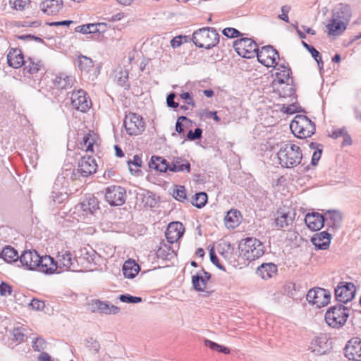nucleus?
Returning a JSON list of instances; mask_svg holds the SVG:
<instances>
[{
  "instance_id": "17",
  "label": "nucleus",
  "mask_w": 361,
  "mask_h": 361,
  "mask_svg": "<svg viewBox=\"0 0 361 361\" xmlns=\"http://www.w3.org/2000/svg\"><path fill=\"white\" fill-rule=\"evenodd\" d=\"M90 310L92 312H98L105 314H116L120 309L118 307L99 300H93L89 304Z\"/></svg>"
},
{
  "instance_id": "49",
  "label": "nucleus",
  "mask_w": 361,
  "mask_h": 361,
  "mask_svg": "<svg viewBox=\"0 0 361 361\" xmlns=\"http://www.w3.org/2000/svg\"><path fill=\"white\" fill-rule=\"evenodd\" d=\"M46 341L42 338H36L32 341V348L35 350L40 352L46 348Z\"/></svg>"
},
{
  "instance_id": "4",
  "label": "nucleus",
  "mask_w": 361,
  "mask_h": 361,
  "mask_svg": "<svg viewBox=\"0 0 361 361\" xmlns=\"http://www.w3.org/2000/svg\"><path fill=\"white\" fill-rule=\"evenodd\" d=\"M192 40L196 47L209 49L219 43V35L213 27H203L194 32Z\"/></svg>"
},
{
  "instance_id": "29",
  "label": "nucleus",
  "mask_w": 361,
  "mask_h": 361,
  "mask_svg": "<svg viewBox=\"0 0 361 361\" xmlns=\"http://www.w3.org/2000/svg\"><path fill=\"white\" fill-rule=\"evenodd\" d=\"M149 166L160 172H166L168 170L170 171L171 164L161 157L152 156L149 162Z\"/></svg>"
},
{
  "instance_id": "3",
  "label": "nucleus",
  "mask_w": 361,
  "mask_h": 361,
  "mask_svg": "<svg viewBox=\"0 0 361 361\" xmlns=\"http://www.w3.org/2000/svg\"><path fill=\"white\" fill-rule=\"evenodd\" d=\"M277 157L282 166L293 168L300 164L302 154L299 146L293 143H282Z\"/></svg>"
},
{
  "instance_id": "2",
  "label": "nucleus",
  "mask_w": 361,
  "mask_h": 361,
  "mask_svg": "<svg viewBox=\"0 0 361 361\" xmlns=\"http://www.w3.org/2000/svg\"><path fill=\"white\" fill-rule=\"evenodd\" d=\"M22 267L29 270H37L46 274H52L56 271L54 258L49 255L41 257L36 250H25L19 257Z\"/></svg>"
},
{
  "instance_id": "59",
  "label": "nucleus",
  "mask_w": 361,
  "mask_h": 361,
  "mask_svg": "<svg viewBox=\"0 0 361 361\" xmlns=\"http://www.w3.org/2000/svg\"><path fill=\"white\" fill-rule=\"evenodd\" d=\"M183 37L182 35L176 36L173 37L171 40V46L173 48H177L179 47L183 44Z\"/></svg>"
},
{
  "instance_id": "46",
  "label": "nucleus",
  "mask_w": 361,
  "mask_h": 361,
  "mask_svg": "<svg viewBox=\"0 0 361 361\" xmlns=\"http://www.w3.org/2000/svg\"><path fill=\"white\" fill-rule=\"evenodd\" d=\"M173 196L174 198L180 202H183L186 199V191L184 186H178L173 190Z\"/></svg>"
},
{
  "instance_id": "37",
  "label": "nucleus",
  "mask_w": 361,
  "mask_h": 361,
  "mask_svg": "<svg viewBox=\"0 0 361 361\" xmlns=\"http://www.w3.org/2000/svg\"><path fill=\"white\" fill-rule=\"evenodd\" d=\"M78 66L81 71L88 73L94 66L93 61L85 56H80L78 60Z\"/></svg>"
},
{
  "instance_id": "48",
  "label": "nucleus",
  "mask_w": 361,
  "mask_h": 361,
  "mask_svg": "<svg viewBox=\"0 0 361 361\" xmlns=\"http://www.w3.org/2000/svg\"><path fill=\"white\" fill-rule=\"evenodd\" d=\"M85 30L84 34H90V33H96L101 32L100 27L102 26V23H96V24H86L84 25Z\"/></svg>"
},
{
  "instance_id": "41",
  "label": "nucleus",
  "mask_w": 361,
  "mask_h": 361,
  "mask_svg": "<svg viewBox=\"0 0 361 361\" xmlns=\"http://www.w3.org/2000/svg\"><path fill=\"white\" fill-rule=\"evenodd\" d=\"M100 256L93 250L86 251L83 254V259H85L88 263H93L97 264L99 260Z\"/></svg>"
},
{
  "instance_id": "32",
  "label": "nucleus",
  "mask_w": 361,
  "mask_h": 361,
  "mask_svg": "<svg viewBox=\"0 0 361 361\" xmlns=\"http://www.w3.org/2000/svg\"><path fill=\"white\" fill-rule=\"evenodd\" d=\"M241 215L240 212L235 209H231L227 212L224 218L225 224L227 228H234L238 226L240 221Z\"/></svg>"
},
{
  "instance_id": "63",
  "label": "nucleus",
  "mask_w": 361,
  "mask_h": 361,
  "mask_svg": "<svg viewBox=\"0 0 361 361\" xmlns=\"http://www.w3.org/2000/svg\"><path fill=\"white\" fill-rule=\"evenodd\" d=\"M312 56L314 59L317 62L318 67L320 70L323 69L324 63L322 59V56L320 53L317 51V55H312Z\"/></svg>"
},
{
  "instance_id": "13",
  "label": "nucleus",
  "mask_w": 361,
  "mask_h": 361,
  "mask_svg": "<svg viewBox=\"0 0 361 361\" xmlns=\"http://www.w3.org/2000/svg\"><path fill=\"white\" fill-rule=\"evenodd\" d=\"M67 187L68 181L66 180L65 176H58L51 194V197L55 203L61 204L68 199Z\"/></svg>"
},
{
  "instance_id": "6",
  "label": "nucleus",
  "mask_w": 361,
  "mask_h": 361,
  "mask_svg": "<svg viewBox=\"0 0 361 361\" xmlns=\"http://www.w3.org/2000/svg\"><path fill=\"white\" fill-rule=\"evenodd\" d=\"M349 316V309L343 304L331 306L325 314V321L329 326L339 328L345 324Z\"/></svg>"
},
{
  "instance_id": "18",
  "label": "nucleus",
  "mask_w": 361,
  "mask_h": 361,
  "mask_svg": "<svg viewBox=\"0 0 361 361\" xmlns=\"http://www.w3.org/2000/svg\"><path fill=\"white\" fill-rule=\"evenodd\" d=\"M345 356L350 360H361V339L353 338L348 341L344 348Z\"/></svg>"
},
{
  "instance_id": "34",
  "label": "nucleus",
  "mask_w": 361,
  "mask_h": 361,
  "mask_svg": "<svg viewBox=\"0 0 361 361\" xmlns=\"http://www.w3.org/2000/svg\"><path fill=\"white\" fill-rule=\"evenodd\" d=\"M0 257L8 263L16 262L19 259L18 251L10 245L6 246L0 253Z\"/></svg>"
},
{
  "instance_id": "62",
  "label": "nucleus",
  "mask_w": 361,
  "mask_h": 361,
  "mask_svg": "<svg viewBox=\"0 0 361 361\" xmlns=\"http://www.w3.org/2000/svg\"><path fill=\"white\" fill-rule=\"evenodd\" d=\"M346 133H347L346 130L344 128H339V129H336L332 132L331 137L333 138L336 139V138H338L340 137L345 136Z\"/></svg>"
},
{
  "instance_id": "35",
  "label": "nucleus",
  "mask_w": 361,
  "mask_h": 361,
  "mask_svg": "<svg viewBox=\"0 0 361 361\" xmlns=\"http://www.w3.org/2000/svg\"><path fill=\"white\" fill-rule=\"evenodd\" d=\"M278 216L276 218L275 223L279 228L287 227L293 221L294 217L290 215V212H278Z\"/></svg>"
},
{
  "instance_id": "8",
  "label": "nucleus",
  "mask_w": 361,
  "mask_h": 361,
  "mask_svg": "<svg viewBox=\"0 0 361 361\" xmlns=\"http://www.w3.org/2000/svg\"><path fill=\"white\" fill-rule=\"evenodd\" d=\"M123 125L127 133L130 135H138L145 128L142 118L138 114L131 112L126 115Z\"/></svg>"
},
{
  "instance_id": "12",
  "label": "nucleus",
  "mask_w": 361,
  "mask_h": 361,
  "mask_svg": "<svg viewBox=\"0 0 361 361\" xmlns=\"http://www.w3.org/2000/svg\"><path fill=\"white\" fill-rule=\"evenodd\" d=\"M255 56L259 62L267 67L275 66L277 65L276 60L279 59V54L272 46L268 45L257 49Z\"/></svg>"
},
{
  "instance_id": "5",
  "label": "nucleus",
  "mask_w": 361,
  "mask_h": 361,
  "mask_svg": "<svg viewBox=\"0 0 361 361\" xmlns=\"http://www.w3.org/2000/svg\"><path fill=\"white\" fill-rule=\"evenodd\" d=\"M293 133L299 138H306L315 132L314 123L305 115H296L290 124Z\"/></svg>"
},
{
  "instance_id": "43",
  "label": "nucleus",
  "mask_w": 361,
  "mask_h": 361,
  "mask_svg": "<svg viewBox=\"0 0 361 361\" xmlns=\"http://www.w3.org/2000/svg\"><path fill=\"white\" fill-rule=\"evenodd\" d=\"M94 143V139L92 138V135L88 133L84 135L81 145L83 147H85L86 152H92Z\"/></svg>"
},
{
  "instance_id": "22",
  "label": "nucleus",
  "mask_w": 361,
  "mask_h": 361,
  "mask_svg": "<svg viewBox=\"0 0 361 361\" xmlns=\"http://www.w3.org/2000/svg\"><path fill=\"white\" fill-rule=\"evenodd\" d=\"M324 223L331 229V231H337L342 224V215L340 212L336 210H328L324 214Z\"/></svg>"
},
{
  "instance_id": "57",
  "label": "nucleus",
  "mask_w": 361,
  "mask_h": 361,
  "mask_svg": "<svg viewBox=\"0 0 361 361\" xmlns=\"http://www.w3.org/2000/svg\"><path fill=\"white\" fill-rule=\"evenodd\" d=\"M176 97V94L174 92H171L168 94L166 97V103L168 106L171 108H177L178 106V103L174 102V99Z\"/></svg>"
},
{
  "instance_id": "60",
  "label": "nucleus",
  "mask_w": 361,
  "mask_h": 361,
  "mask_svg": "<svg viewBox=\"0 0 361 361\" xmlns=\"http://www.w3.org/2000/svg\"><path fill=\"white\" fill-rule=\"evenodd\" d=\"M321 155H322V149H319L314 152L312 157V161H311V164L313 166L317 165L318 161L320 159Z\"/></svg>"
},
{
  "instance_id": "7",
  "label": "nucleus",
  "mask_w": 361,
  "mask_h": 361,
  "mask_svg": "<svg viewBox=\"0 0 361 361\" xmlns=\"http://www.w3.org/2000/svg\"><path fill=\"white\" fill-rule=\"evenodd\" d=\"M240 245L241 255L249 261H253L264 253V247L262 242L254 238H247Z\"/></svg>"
},
{
  "instance_id": "53",
  "label": "nucleus",
  "mask_w": 361,
  "mask_h": 361,
  "mask_svg": "<svg viewBox=\"0 0 361 361\" xmlns=\"http://www.w3.org/2000/svg\"><path fill=\"white\" fill-rule=\"evenodd\" d=\"M183 121H188V122H190V120L188 119L186 116H179L178 118L177 121L176 123V130L179 134L183 133V131H184L183 125Z\"/></svg>"
},
{
  "instance_id": "26",
  "label": "nucleus",
  "mask_w": 361,
  "mask_h": 361,
  "mask_svg": "<svg viewBox=\"0 0 361 361\" xmlns=\"http://www.w3.org/2000/svg\"><path fill=\"white\" fill-rule=\"evenodd\" d=\"M7 61L8 66L14 68H20L25 63L21 51L18 49H11L9 51L7 55Z\"/></svg>"
},
{
  "instance_id": "25",
  "label": "nucleus",
  "mask_w": 361,
  "mask_h": 361,
  "mask_svg": "<svg viewBox=\"0 0 361 361\" xmlns=\"http://www.w3.org/2000/svg\"><path fill=\"white\" fill-rule=\"evenodd\" d=\"M78 207L86 214H95L99 209L98 200L92 195L85 197Z\"/></svg>"
},
{
  "instance_id": "28",
  "label": "nucleus",
  "mask_w": 361,
  "mask_h": 361,
  "mask_svg": "<svg viewBox=\"0 0 361 361\" xmlns=\"http://www.w3.org/2000/svg\"><path fill=\"white\" fill-rule=\"evenodd\" d=\"M140 271V267L135 260L128 259L123 265L122 271L125 278L133 279Z\"/></svg>"
},
{
  "instance_id": "20",
  "label": "nucleus",
  "mask_w": 361,
  "mask_h": 361,
  "mask_svg": "<svg viewBox=\"0 0 361 361\" xmlns=\"http://www.w3.org/2000/svg\"><path fill=\"white\" fill-rule=\"evenodd\" d=\"M97 166L95 160L90 156L83 157L78 163L77 172L82 177H87L96 172Z\"/></svg>"
},
{
  "instance_id": "33",
  "label": "nucleus",
  "mask_w": 361,
  "mask_h": 361,
  "mask_svg": "<svg viewBox=\"0 0 361 361\" xmlns=\"http://www.w3.org/2000/svg\"><path fill=\"white\" fill-rule=\"evenodd\" d=\"M74 82V78L71 76L61 73L57 75L54 80V85L59 89H67L71 87Z\"/></svg>"
},
{
  "instance_id": "21",
  "label": "nucleus",
  "mask_w": 361,
  "mask_h": 361,
  "mask_svg": "<svg viewBox=\"0 0 361 361\" xmlns=\"http://www.w3.org/2000/svg\"><path fill=\"white\" fill-rule=\"evenodd\" d=\"M184 230V226L180 222L174 221L170 223L165 232L168 242L170 243L176 242L183 235Z\"/></svg>"
},
{
  "instance_id": "15",
  "label": "nucleus",
  "mask_w": 361,
  "mask_h": 361,
  "mask_svg": "<svg viewBox=\"0 0 361 361\" xmlns=\"http://www.w3.org/2000/svg\"><path fill=\"white\" fill-rule=\"evenodd\" d=\"M76 262V258L73 256L71 252L64 250L58 252L56 260L54 259V264L56 267V271L58 269L75 271L77 268Z\"/></svg>"
},
{
  "instance_id": "16",
  "label": "nucleus",
  "mask_w": 361,
  "mask_h": 361,
  "mask_svg": "<svg viewBox=\"0 0 361 361\" xmlns=\"http://www.w3.org/2000/svg\"><path fill=\"white\" fill-rule=\"evenodd\" d=\"M71 99L73 106L82 112L87 111L92 105L90 99L87 97L86 92L82 89L73 92Z\"/></svg>"
},
{
  "instance_id": "52",
  "label": "nucleus",
  "mask_w": 361,
  "mask_h": 361,
  "mask_svg": "<svg viewBox=\"0 0 361 361\" xmlns=\"http://www.w3.org/2000/svg\"><path fill=\"white\" fill-rule=\"evenodd\" d=\"M25 329L24 328H16L13 330V336L16 341L21 342L24 341L25 338L27 336L24 333Z\"/></svg>"
},
{
  "instance_id": "30",
  "label": "nucleus",
  "mask_w": 361,
  "mask_h": 361,
  "mask_svg": "<svg viewBox=\"0 0 361 361\" xmlns=\"http://www.w3.org/2000/svg\"><path fill=\"white\" fill-rule=\"evenodd\" d=\"M277 267L273 263H264L257 268V274L267 280L276 274Z\"/></svg>"
},
{
  "instance_id": "47",
  "label": "nucleus",
  "mask_w": 361,
  "mask_h": 361,
  "mask_svg": "<svg viewBox=\"0 0 361 361\" xmlns=\"http://www.w3.org/2000/svg\"><path fill=\"white\" fill-rule=\"evenodd\" d=\"M29 3L30 0H9L11 6L20 11H23Z\"/></svg>"
},
{
  "instance_id": "1",
  "label": "nucleus",
  "mask_w": 361,
  "mask_h": 361,
  "mask_svg": "<svg viewBox=\"0 0 361 361\" xmlns=\"http://www.w3.org/2000/svg\"><path fill=\"white\" fill-rule=\"evenodd\" d=\"M353 7L347 2L337 4L331 10V18L326 25L328 35L338 36L343 34L352 18Z\"/></svg>"
},
{
  "instance_id": "38",
  "label": "nucleus",
  "mask_w": 361,
  "mask_h": 361,
  "mask_svg": "<svg viewBox=\"0 0 361 361\" xmlns=\"http://www.w3.org/2000/svg\"><path fill=\"white\" fill-rule=\"evenodd\" d=\"M24 70L30 73V74H34L37 73L39 71L42 69V64L40 61H35L32 59H30L29 61H25L24 63Z\"/></svg>"
},
{
  "instance_id": "51",
  "label": "nucleus",
  "mask_w": 361,
  "mask_h": 361,
  "mask_svg": "<svg viewBox=\"0 0 361 361\" xmlns=\"http://www.w3.org/2000/svg\"><path fill=\"white\" fill-rule=\"evenodd\" d=\"M222 32L224 35L230 38H235L241 35L237 29L233 27H226L223 30Z\"/></svg>"
},
{
  "instance_id": "24",
  "label": "nucleus",
  "mask_w": 361,
  "mask_h": 361,
  "mask_svg": "<svg viewBox=\"0 0 361 361\" xmlns=\"http://www.w3.org/2000/svg\"><path fill=\"white\" fill-rule=\"evenodd\" d=\"M331 235L328 231H322L314 234L311 241L319 250H326L330 245Z\"/></svg>"
},
{
  "instance_id": "9",
  "label": "nucleus",
  "mask_w": 361,
  "mask_h": 361,
  "mask_svg": "<svg viewBox=\"0 0 361 361\" xmlns=\"http://www.w3.org/2000/svg\"><path fill=\"white\" fill-rule=\"evenodd\" d=\"M237 53L243 58L252 59L256 55L258 49L257 43L250 38H241L234 43Z\"/></svg>"
},
{
  "instance_id": "31",
  "label": "nucleus",
  "mask_w": 361,
  "mask_h": 361,
  "mask_svg": "<svg viewBox=\"0 0 361 361\" xmlns=\"http://www.w3.org/2000/svg\"><path fill=\"white\" fill-rule=\"evenodd\" d=\"M170 171L172 172H183L189 173L190 171V164L188 161L181 157H174L171 163Z\"/></svg>"
},
{
  "instance_id": "64",
  "label": "nucleus",
  "mask_w": 361,
  "mask_h": 361,
  "mask_svg": "<svg viewBox=\"0 0 361 361\" xmlns=\"http://www.w3.org/2000/svg\"><path fill=\"white\" fill-rule=\"evenodd\" d=\"M302 44L311 54V55H317V50L314 47L308 44L305 41H302Z\"/></svg>"
},
{
  "instance_id": "36",
  "label": "nucleus",
  "mask_w": 361,
  "mask_h": 361,
  "mask_svg": "<svg viewBox=\"0 0 361 361\" xmlns=\"http://www.w3.org/2000/svg\"><path fill=\"white\" fill-rule=\"evenodd\" d=\"M279 71L276 73V79L274 82L280 84L289 85V81L291 80L290 78V74L291 70L285 66H281V68L278 69Z\"/></svg>"
},
{
  "instance_id": "54",
  "label": "nucleus",
  "mask_w": 361,
  "mask_h": 361,
  "mask_svg": "<svg viewBox=\"0 0 361 361\" xmlns=\"http://www.w3.org/2000/svg\"><path fill=\"white\" fill-rule=\"evenodd\" d=\"M209 257L211 262L216 265L219 269L225 271V268L222 266L219 262L218 257L214 250V249H211L209 251Z\"/></svg>"
},
{
  "instance_id": "45",
  "label": "nucleus",
  "mask_w": 361,
  "mask_h": 361,
  "mask_svg": "<svg viewBox=\"0 0 361 361\" xmlns=\"http://www.w3.org/2000/svg\"><path fill=\"white\" fill-rule=\"evenodd\" d=\"M85 345L93 353H98L99 350V348H100L99 343L97 340H95L92 338L86 339Z\"/></svg>"
},
{
  "instance_id": "27",
  "label": "nucleus",
  "mask_w": 361,
  "mask_h": 361,
  "mask_svg": "<svg viewBox=\"0 0 361 361\" xmlns=\"http://www.w3.org/2000/svg\"><path fill=\"white\" fill-rule=\"evenodd\" d=\"M62 0H46L41 5L42 11L47 15H56L62 8Z\"/></svg>"
},
{
  "instance_id": "19",
  "label": "nucleus",
  "mask_w": 361,
  "mask_h": 361,
  "mask_svg": "<svg viewBox=\"0 0 361 361\" xmlns=\"http://www.w3.org/2000/svg\"><path fill=\"white\" fill-rule=\"evenodd\" d=\"M331 348L326 335H320L314 338L310 346V349L317 355H322L327 353Z\"/></svg>"
},
{
  "instance_id": "23",
  "label": "nucleus",
  "mask_w": 361,
  "mask_h": 361,
  "mask_svg": "<svg viewBox=\"0 0 361 361\" xmlns=\"http://www.w3.org/2000/svg\"><path fill=\"white\" fill-rule=\"evenodd\" d=\"M305 222L310 230L319 231L324 225V216L318 212L307 213Z\"/></svg>"
},
{
  "instance_id": "50",
  "label": "nucleus",
  "mask_w": 361,
  "mask_h": 361,
  "mask_svg": "<svg viewBox=\"0 0 361 361\" xmlns=\"http://www.w3.org/2000/svg\"><path fill=\"white\" fill-rule=\"evenodd\" d=\"M202 130L200 128H196L194 131L190 130L187 134V138L189 140H195L202 137Z\"/></svg>"
},
{
  "instance_id": "39",
  "label": "nucleus",
  "mask_w": 361,
  "mask_h": 361,
  "mask_svg": "<svg viewBox=\"0 0 361 361\" xmlns=\"http://www.w3.org/2000/svg\"><path fill=\"white\" fill-rule=\"evenodd\" d=\"M207 202V195L206 192H200L195 195L192 204L197 208L203 207Z\"/></svg>"
},
{
  "instance_id": "56",
  "label": "nucleus",
  "mask_w": 361,
  "mask_h": 361,
  "mask_svg": "<svg viewBox=\"0 0 361 361\" xmlns=\"http://www.w3.org/2000/svg\"><path fill=\"white\" fill-rule=\"evenodd\" d=\"M12 292V288L6 283L2 282L0 284V294L1 295L5 296L11 295Z\"/></svg>"
},
{
  "instance_id": "58",
  "label": "nucleus",
  "mask_w": 361,
  "mask_h": 361,
  "mask_svg": "<svg viewBox=\"0 0 361 361\" xmlns=\"http://www.w3.org/2000/svg\"><path fill=\"white\" fill-rule=\"evenodd\" d=\"M290 11V7L288 6H283L281 7V12L282 13L281 15L279 16V18L281 20H283V21L286 22V23H288L289 22V18H288V13Z\"/></svg>"
},
{
  "instance_id": "11",
  "label": "nucleus",
  "mask_w": 361,
  "mask_h": 361,
  "mask_svg": "<svg viewBox=\"0 0 361 361\" xmlns=\"http://www.w3.org/2000/svg\"><path fill=\"white\" fill-rule=\"evenodd\" d=\"M105 199L111 206H121L126 202V190L121 186H109L105 190Z\"/></svg>"
},
{
  "instance_id": "55",
  "label": "nucleus",
  "mask_w": 361,
  "mask_h": 361,
  "mask_svg": "<svg viewBox=\"0 0 361 361\" xmlns=\"http://www.w3.org/2000/svg\"><path fill=\"white\" fill-rule=\"evenodd\" d=\"M30 306L32 309L35 310H43L45 307L44 302L42 300L37 299H33L31 300L30 303Z\"/></svg>"
},
{
  "instance_id": "10",
  "label": "nucleus",
  "mask_w": 361,
  "mask_h": 361,
  "mask_svg": "<svg viewBox=\"0 0 361 361\" xmlns=\"http://www.w3.org/2000/svg\"><path fill=\"white\" fill-rule=\"evenodd\" d=\"M306 299L309 303L320 308L329 304L331 300V293L322 288H314L307 292Z\"/></svg>"
},
{
  "instance_id": "44",
  "label": "nucleus",
  "mask_w": 361,
  "mask_h": 361,
  "mask_svg": "<svg viewBox=\"0 0 361 361\" xmlns=\"http://www.w3.org/2000/svg\"><path fill=\"white\" fill-rule=\"evenodd\" d=\"M119 300L126 303H139L142 301V298L133 296L129 294H122L119 295Z\"/></svg>"
},
{
  "instance_id": "61",
  "label": "nucleus",
  "mask_w": 361,
  "mask_h": 361,
  "mask_svg": "<svg viewBox=\"0 0 361 361\" xmlns=\"http://www.w3.org/2000/svg\"><path fill=\"white\" fill-rule=\"evenodd\" d=\"M204 345L205 346L209 348L210 349L218 352L219 350V348H221V345H219L218 343L208 339L204 340Z\"/></svg>"
},
{
  "instance_id": "42",
  "label": "nucleus",
  "mask_w": 361,
  "mask_h": 361,
  "mask_svg": "<svg viewBox=\"0 0 361 361\" xmlns=\"http://www.w3.org/2000/svg\"><path fill=\"white\" fill-rule=\"evenodd\" d=\"M192 283L195 290L197 291L204 290L206 288L204 284V281L202 279V276L200 274H196L192 278Z\"/></svg>"
},
{
  "instance_id": "14",
  "label": "nucleus",
  "mask_w": 361,
  "mask_h": 361,
  "mask_svg": "<svg viewBox=\"0 0 361 361\" xmlns=\"http://www.w3.org/2000/svg\"><path fill=\"white\" fill-rule=\"evenodd\" d=\"M355 286L353 283L340 282L335 288V297L339 302L347 303L355 295Z\"/></svg>"
},
{
  "instance_id": "40",
  "label": "nucleus",
  "mask_w": 361,
  "mask_h": 361,
  "mask_svg": "<svg viewBox=\"0 0 361 361\" xmlns=\"http://www.w3.org/2000/svg\"><path fill=\"white\" fill-rule=\"evenodd\" d=\"M39 155L37 153V150L35 149L34 152H30L26 155L25 159V164H29L30 166L35 169L38 163Z\"/></svg>"
}]
</instances>
